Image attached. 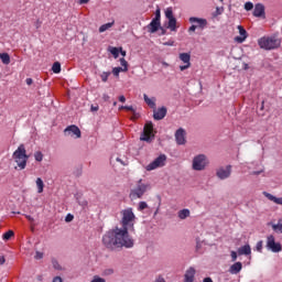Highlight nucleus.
Segmentation results:
<instances>
[{"mask_svg": "<svg viewBox=\"0 0 282 282\" xmlns=\"http://www.w3.org/2000/svg\"><path fill=\"white\" fill-rule=\"evenodd\" d=\"M121 228L115 227L107 231L102 237V245L107 250H120L122 248H133V238L129 235V230H135V214L132 207H128L120 213Z\"/></svg>", "mask_w": 282, "mask_h": 282, "instance_id": "1", "label": "nucleus"}, {"mask_svg": "<svg viewBox=\"0 0 282 282\" xmlns=\"http://www.w3.org/2000/svg\"><path fill=\"white\" fill-rule=\"evenodd\" d=\"M12 158L15 164H18V169H20V171L25 170V166H28V160H30V156H28V153L25 151V145L20 144L18 149L13 152Z\"/></svg>", "mask_w": 282, "mask_h": 282, "instance_id": "2", "label": "nucleus"}, {"mask_svg": "<svg viewBox=\"0 0 282 282\" xmlns=\"http://www.w3.org/2000/svg\"><path fill=\"white\" fill-rule=\"evenodd\" d=\"M258 45L261 50H276L281 47V39L274 36L261 37L258 41Z\"/></svg>", "mask_w": 282, "mask_h": 282, "instance_id": "3", "label": "nucleus"}, {"mask_svg": "<svg viewBox=\"0 0 282 282\" xmlns=\"http://www.w3.org/2000/svg\"><path fill=\"white\" fill-rule=\"evenodd\" d=\"M208 166V159L204 154H198L193 159L192 167L194 171H204Z\"/></svg>", "mask_w": 282, "mask_h": 282, "instance_id": "4", "label": "nucleus"}, {"mask_svg": "<svg viewBox=\"0 0 282 282\" xmlns=\"http://www.w3.org/2000/svg\"><path fill=\"white\" fill-rule=\"evenodd\" d=\"M154 138L155 134H153V122L145 123L140 140H142L143 142H151Z\"/></svg>", "mask_w": 282, "mask_h": 282, "instance_id": "5", "label": "nucleus"}, {"mask_svg": "<svg viewBox=\"0 0 282 282\" xmlns=\"http://www.w3.org/2000/svg\"><path fill=\"white\" fill-rule=\"evenodd\" d=\"M166 164V154L159 155L154 161L147 165V171H155Z\"/></svg>", "mask_w": 282, "mask_h": 282, "instance_id": "6", "label": "nucleus"}, {"mask_svg": "<svg viewBox=\"0 0 282 282\" xmlns=\"http://www.w3.org/2000/svg\"><path fill=\"white\" fill-rule=\"evenodd\" d=\"M149 189V185L143 184L142 180L139 181L137 187L131 191V196L135 199H140Z\"/></svg>", "mask_w": 282, "mask_h": 282, "instance_id": "7", "label": "nucleus"}, {"mask_svg": "<svg viewBox=\"0 0 282 282\" xmlns=\"http://www.w3.org/2000/svg\"><path fill=\"white\" fill-rule=\"evenodd\" d=\"M232 175V165L220 166L216 170V176L218 180H228Z\"/></svg>", "mask_w": 282, "mask_h": 282, "instance_id": "8", "label": "nucleus"}, {"mask_svg": "<svg viewBox=\"0 0 282 282\" xmlns=\"http://www.w3.org/2000/svg\"><path fill=\"white\" fill-rule=\"evenodd\" d=\"M267 248L268 250H271V252H281L282 250L281 243L276 242L272 235L267 237Z\"/></svg>", "mask_w": 282, "mask_h": 282, "instance_id": "9", "label": "nucleus"}, {"mask_svg": "<svg viewBox=\"0 0 282 282\" xmlns=\"http://www.w3.org/2000/svg\"><path fill=\"white\" fill-rule=\"evenodd\" d=\"M64 133L72 138H80V128L77 126H69L64 130Z\"/></svg>", "mask_w": 282, "mask_h": 282, "instance_id": "10", "label": "nucleus"}, {"mask_svg": "<svg viewBox=\"0 0 282 282\" xmlns=\"http://www.w3.org/2000/svg\"><path fill=\"white\" fill-rule=\"evenodd\" d=\"M175 140H176V143L180 145L186 144V130H184L183 128H180L178 130H176Z\"/></svg>", "mask_w": 282, "mask_h": 282, "instance_id": "11", "label": "nucleus"}, {"mask_svg": "<svg viewBox=\"0 0 282 282\" xmlns=\"http://www.w3.org/2000/svg\"><path fill=\"white\" fill-rule=\"evenodd\" d=\"M166 113H167L166 107H161L158 109L154 108L153 118L154 120H164V118H166Z\"/></svg>", "mask_w": 282, "mask_h": 282, "instance_id": "12", "label": "nucleus"}, {"mask_svg": "<svg viewBox=\"0 0 282 282\" xmlns=\"http://www.w3.org/2000/svg\"><path fill=\"white\" fill-rule=\"evenodd\" d=\"M189 23H197L196 28H200V30H204L206 25H208V20L203 18H189Z\"/></svg>", "mask_w": 282, "mask_h": 282, "instance_id": "13", "label": "nucleus"}, {"mask_svg": "<svg viewBox=\"0 0 282 282\" xmlns=\"http://www.w3.org/2000/svg\"><path fill=\"white\" fill-rule=\"evenodd\" d=\"M195 268L191 267L186 272H185V275H184V281L185 282H195Z\"/></svg>", "mask_w": 282, "mask_h": 282, "instance_id": "14", "label": "nucleus"}, {"mask_svg": "<svg viewBox=\"0 0 282 282\" xmlns=\"http://www.w3.org/2000/svg\"><path fill=\"white\" fill-rule=\"evenodd\" d=\"M243 270V263L241 262H236L230 265L229 268V274H239Z\"/></svg>", "mask_w": 282, "mask_h": 282, "instance_id": "15", "label": "nucleus"}, {"mask_svg": "<svg viewBox=\"0 0 282 282\" xmlns=\"http://www.w3.org/2000/svg\"><path fill=\"white\" fill-rule=\"evenodd\" d=\"M238 30H239L240 36H237L235 39V41H237L238 43H243V41H246V39H248V32L241 25H238Z\"/></svg>", "mask_w": 282, "mask_h": 282, "instance_id": "16", "label": "nucleus"}, {"mask_svg": "<svg viewBox=\"0 0 282 282\" xmlns=\"http://www.w3.org/2000/svg\"><path fill=\"white\" fill-rule=\"evenodd\" d=\"M267 226H271L273 232H276V235H282V219H279L278 224L270 221L267 224Z\"/></svg>", "mask_w": 282, "mask_h": 282, "instance_id": "17", "label": "nucleus"}, {"mask_svg": "<svg viewBox=\"0 0 282 282\" xmlns=\"http://www.w3.org/2000/svg\"><path fill=\"white\" fill-rule=\"evenodd\" d=\"M253 17H265V7L261 3L256 4L253 9Z\"/></svg>", "mask_w": 282, "mask_h": 282, "instance_id": "18", "label": "nucleus"}, {"mask_svg": "<svg viewBox=\"0 0 282 282\" xmlns=\"http://www.w3.org/2000/svg\"><path fill=\"white\" fill-rule=\"evenodd\" d=\"M161 22H158L156 20H152L150 24L148 25V31L151 34H155L160 30Z\"/></svg>", "mask_w": 282, "mask_h": 282, "instance_id": "19", "label": "nucleus"}, {"mask_svg": "<svg viewBox=\"0 0 282 282\" xmlns=\"http://www.w3.org/2000/svg\"><path fill=\"white\" fill-rule=\"evenodd\" d=\"M251 253H252V249L250 248V245H245V246H242L238 249V254L239 256H242V254L248 256V254H251Z\"/></svg>", "mask_w": 282, "mask_h": 282, "instance_id": "20", "label": "nucleus"}, {"mask_svg": "<svg viewBox=\"0 0 282 282\" xmlns=\"http://www.w3.org/2000/svg\"><path fill=\"white\" fill-rule=\"evenodd\" d=\"M167 28L171 30V32H175L177 30V19L175 18H170Z\"/></svg>", "mask_w": 282, "mask_h": 282, "instance_id": "21", "label": "nucleus"}, {"mask_svg": "<svg viewBox=\"0 0 282 282\" xmlns=\"http://www.w3.org/2000/svg\"><path fill=\"white\" fill-rule=\"evenodd\" d=\"M144 98V102L151 108V109H155V98H149V96L147 94L143 95Z\"/></svg>", "mask_w": 282, "mask_h": 282, "instance_id": "22", "label": "nucleus"}, {"mask_svg": "<svg viewBox=\"0 0 282 282\" xmlns=\"http://www.w3.org/2000/svg\"><path fill=\"white\" fill-rule=\"evenodd\" d=\"M180 61H182L185 64H191V54L189 53H181L178 55Z\"/></svg>", "mask_w": 282, "mask_h": 282, "instance_id": "23", "label": "nucleus"}, {"mask_svg": "<svg viewBox=\"0 0 282 282\" xmlns=\"http://www.w3.org/2000/svg\"><path fill=\"white\" fill-rule=\"evenodd\" d=\"M35 184L37 186V193H43V188H45V183H43V178L37 177Z\"/></svg>", "mask_w": 282, "mask_h": 282, "instance_id": "24", "label": "nucleus"}, {"mask_svg": "<svg viewBox=\"0 0 282 282\" xmlns=\"http://www.w3.org/2000/svg\"><path fill=\"white\" fill-rule=\"evenodd\" d=\"M115 23H116V22L112 21V22H108V23H106V24H102V25L99 28L100 34H102V32H107V30H110V28H113Z\"/></svg>", "mask_w": 282, "mask_h": 282, "instance_id": "25", "label": "nucleus"}, {"mask_svg": "<svg viewBox=\"0 0 282 282\" xmlns=\"http://www.w3.org/2000/svg\"><path fill=\"white\" fill-rule=\"evenodd\" d=\"M0 59L3 63V65H10V55L8 53H1Z\"/></svg>", "mask_w": 282, "mask_h": 282, "instance_id": "26", "label": "nucleus"}, {"mask_svg": "<svg viewBox=\"0 0 282 282\" xmlns=\"http://www.w3.org/2000/svg\"><path fill=\"white\" fill-rule=\"evenodd\" d=\"M178 217L181 219H186L187 217H191V210L188 209H182L178 212Z\"/></svg>", "mask_w": 282, "mask_h": 282, "instance_id": "27", "label": "nucleus"}, {"mask_svg": "<svg viewBox=\"0 0 282 282\" xmlns=\"http://www.w3.org/2000/svg\"><path fill=\"white\" fill-rule=\"evenodd\" d=\"M119 61L123 72H129V62L124 57H121Z\"/></svg>", "mask_w": 282, "mask_h": 282, "instance_id": "28", "label": "nucleus"}, {"mask_svg": "<svg viewBox=\"0 0 282 282\" xmlns=\"http://www.w3.org/2000/svg\"><path fill=\"white\" fill-rule=\"evenodd\" d=\"M12 237H14V231H12V230L4 232L2 236L4 241H10V239H12Z\"/></svg>", "mask_w": 282, "mask_h": 282, "instance_id": "29", "label": "nucleus"}, {"mask_svg": "<svg viewBox=\"0 0 282 282\" xmlns=\"http://www.w3.org/2000/svg\"><path fill=\"white\" fill-rule=\"evenodd\" d=\"M52 72L54 74H61V64L58 62H55L52 66Z\"/></svg>", "mask_w": 282, "mask_h": 282, "instance_id": "30", "label": "nucleus"}, {"mask_svg": "<svg viewBox=\"0 0 282 282\" xmlns=\"http://www.w3.org/2000/svg\"><path fill=\"white\" fill-rule=\"evenodd\" d=\"M110 54H112V56H115V58H118V56H120V48L111 47L110 48Z\"/></svg>", "mask_w": 282, "mask_h": 282, "instance_id": "31", "label": "nucleus"}, {"mask_svg": "<svg viewBox=\"0 0 282 282\" xmlns=\"http://www.w3.org/2000/svg\"><path fill=\"white\" fill-rule=\"evenodd\" d=\"M165 17L166 19H175V17L173 15V8L170 7L165 10Z\"/></svg>", "mask_w": 282, "mask_h": 282, "instance_id": "32", "label": "nucleus"}, {"mask_svg": "<svg viewBox=\"0 0 282 282\" xmlns=\"http://www.w3.org/2000/svg\"><path fill=\"white\" fill-rule=\"evenodd\" d=\"M109 76H111V73H109V72H104V73L100 75L102 83H107V80H109Z\"/></svg>", "mask_w": 282, "mask_h": 282, "instance_id": "33", "label": "nucleus"}, {"mask_svg": "<svg viewBox=\"0 0 282 282\" xmlns=\"http://www.w3.org/2000/svg\"><path fill=\"white\" fill-rule=\"evenodd\" d=\"M34 158L36 162H43V153L41 151L35 152Z\"/></svg>", "mask_w": 282, "mask_h": 282, "instance_id": "34", "label": "nucleus"}, {"mask_svg": "<svg viewBox=\"0 0 282 282\" xmlns=\"http://www.w3.org/2000/svg\"><path fill=\"white\" fill-rule=\"evenodd\" d=\"M161 19H162V14L160 12V9H156L155 17L152 19V21H158L160 23Z\"/></svg>", "mask_w": 282, "mask_h": 282, "instance_id": "35", "label": "nucleus"}, {"mask_svg": "<svg viewBox=\"0 0 282 282\" xmlns=\"http://www.w3.org/2000/svg\"><path fill=\"white\" fill-rule=\"evenodd\" d=\"M147 208H149V205L147 204V202H140L139 203L138 210L142 212V210H144Z\"/></svg>", "mask_w": 282, "mask_h": 282, "instance_id": "36", "label": "nucleus"}, {"mask_svg": "<svg viewBox=\"0 0 282 282\" xmlns=\"http://www.w3.org/2000/svg\"><path fill=\"white\" fill-rule=\"evenodd\" d=\"M221 14H224V7H217L214 17H219Z\"/></svg>", "mask_w": 282, "mask_h": 282, "instance_id": "37", "label": "nucleus"}, {"mask_svg": "<svg viewBox=\"0 0 282 282\" xmlns=\"http://www.w3.org/2000/svg\"><path fill=\"white\" fill-rule=\"evenodd\" d=\"M120 72H124V69L122 67H115L112 69L113 76H120Z\"/></svg>", "mask_w": 282, "mask_h": 282, "instance_id": "38", "label": "nucleus"}, {"mask_svg": "<svg viewBox=\"0 0 282 282\" xmlns=\"http://www.w3.org/2000/svg\"><path fill=\"white\" fill-rule=\"evenodd\" d=\"M253 8H254V4L252 2L245 3V10H247V12H250V10H252Z\"/></svg>", "mask_w": 282, "mask_h": 282, "instance_id": "39", "label": "nucleus"}, {"mask_svg": "<svg viewBox=\"0 0 282 282\" xmlns=\"http://www.w3.org/2000/svg\"><path fill=\"white\" fill-rule=\"evenodd\" d=\"M52 263H53L54 270H63V268H61V264L58 263L57 260L53 259Z\"/></svg>", "mask_w": 282, "mask_h": 282, "instance_id": "40", "label": "nucleus"}, {"mask_svg": "<svg viewBox=\"0 0 282 282\" xmlns=\"http://www.w3.org/2000/svg\"><path fill=\"white\" fill-rule=\"evenodd\" d=\"M256 249L258 250V252H261V250H263V240L257 242Z\"/></svg>", "mask_w": 282, "mask_h": 282, "instance_id": "41", "label": "nucleus"}, {"mask_svg": "<svg viewBox=\"0 0 282 282\" xmlns=\"http://www.w3.org/2000/svg\"><path fill=\"white\" fill-rule=\"evenodd\" d=\"M264 195H265V197H267L268 199H270V202H275V199H276V197H275L274 195L270 194V193H265V192H264Z\"/></svg>", "mask_w": 282, "mask_h": 282, "instance_id": "42", "label": "nucleus"}, {"mask_svg": "<svg viewBox=\"0 0 282 282\" xmlns=\"http://www.w3.org/2000/svg\"><path fill=\"white\" fill-rule=\"evenodd\" d=\"M91 282H107L105 279L98 276V275H95L91 280Z\"/></svg>", "mask_w": 282, "mask_h": 282, "instance_id": "43", "label": "nucleus"}, {"mask_svg": "<svg viewBox=\"0 0 282 282\" xmlns=\"http://www.w3.org/2000/svg\"><path fill=\"white\" fill-rule=\"evenodd\" d=\"M163 45H165L167 47H173L175 45V42L173 40H170V41L163 43Z\"/></svg>", "mask_w": 282, "mask_h": 282, "instance_id": "44", "label": "nucleus"}, {"mask_svg": "<svg viewBox=\"0 0 282 282\" xmlns=\"http://www.w3.org/2000/svg\"><path fill=\"white\" fill-rule=\"evenodd\" d=\"M36 260H41V259H43V252H41V251H36L35 252V257H34Z\"/></svg>", "mask_w": 282, "mask_h": 282, "instance_id": "45", "label": "nucleus"}, {"mask_svg": "<svg viewBox=\"0 0 282 282\" xmlns=\"http://www.w3.org/2000/svg\"><path fill=\"white\" fill-rule=\"evenodd\" d=\"M65 221L69 223V221H74V215L68 214L65 218Z\"/></svg>", "mask_w": 282, "mask_h": 282, "instance_id": "46", "label": "nucleus"}, {"mask_svg": "<svg viewBox=\"0 0 282 282\" xmlns=\"http://www.w3.org/2000/svg\"><path fill=\"white\" fill-rule=\"evenodd\" d=\"M126 111H132V113H135V109H133V106H124Z\"/></svg>", "mask_w": 282, "mask_h": 282, "instance_id": "47", "label": "nucleus"}, {"mask_svg": "<svg viewBox=\"0 0 282 282\" xmlns=\"http://www.w3.org/2000/svg\"><path fill=\"white\" fill-rule=\"evenodd\" d=\"M230 257H231V261H237V253H236V251H231Z\"/></svg>", "mask_w": 282, "mask_h": 282, "instance_id": "48", "label": "nucleus"}, {"mask_svg": "<svg viewBox=\"0 0 282 282\" xmlns=\"http://www.w3.org/2000/svg\"><path fill=\"white\" fill-rule=\"evenodd\" d=\"M188 67H191V64H185L183 66H180V69H181V72H184V70L188 69Z\"/></svg>", "mask_w": 282, "mask_h": 282, "instance_id": "49", "label": "nucleus"}, {"mask_svg": "<svg viewBox=\"0 0 282 282\" xmlns=\"http://www.w3.org/2000/svg\"><path fill=\"white\" fill-rule=\"evenodd\" d=\"M274 204H279L280 206H282V197H275Z\"/></svg>", "mask_w": 282, "mask_h": 282, "instance_id": "50", "label": "nucleus"}, {"mask_svg": "<svg viewBox=\"0 0 282 282\" xmlns=\"http://www.w3.org/2000/svg\"><path fill=\"white\" fill-rule=\"evenodd\" d=\"M119 102H127L124 95L119 96Z\"/></svg>", "mask_w": 282, "mask_h": 282, "instance_id": "51", "label": "nucleus"}, {"mask_svg": "<svg viewBox=\"0 0 282 282\" xmlns=\"http://www.w3.org/2000/svg\"><path fill=\"white\" fill-rule=\"evenodd\" d=\"M197 30V25L193 24L189 29L188 32H195Z\"/></svg>", "mask_w": 282, "mask_h": 282, "instance_id": "52", "label": "nucleus"}, {"mask_svg": "<svg viewBox=\"0 0 282 282\" xmlns=\"http://www.w3.org/2000/svg\"><path fill=\"white\" fill-rule=\"evenodd\" d=\"M109 98H110L109 95L107 94L102 95V100H105V102H108Z\"/></svg>", "mask_w": 282, "mask_h": 282, "instance_id": "53", "label": "nucleus"}, {"mask_svg": "<svg viewBox=\"0 0 282 282\" xmlns=\"http://www.w3.org/2000/svg\"><path fill=\"white\" fill-rule=\"evenodd\" d=\"M53 282H63V279L61 276H55L53 279Z\"/></svg>", "mask_w": 282, "mask_h": 282, "instance_id": "54", "label": "nucleus"}, {"mask_svg": "<svg viewBox=\"0 0 282 282\" xmlns=\"http://www.w3.org/2000/svg\"><path fill=\"white\" fill-rule=\"evenodd\" d=\"M6 263V257L0 256V265H3Z\"/></svg>", "mask_w": 282, "mask_h": 282, "instance_id": "55", "label": "nucleus"}, {"mask_svg": "<svg viewBox=\"0 0 282 282\" xmlns=\"http://www.w3.org/2000/svg\"><path fill=\"white\" fill-rule=\"evenodd\" d=\"M78 3L79 6H85V3H89V0H79Z\"/></svg>", "mask_w": 282, "mask_h": 282, "instance_id": "56", "label": "nucleus"}, {"mask_svg": "<svg viewBox=\"0 0 282 282\" xmlns=\"http://www.w3.org/2000/svg\"><path fill=\"white\" fill-rule=\"evenodd\" d=\"M121 56H127V51H123L122 47L119 48Z\"/></svg>", "mask_w": 282, "mask_h": 282, "instance_id": "57", "label": "nucleus"}, {"mask_svg": "<svg viewBox=\"0 0 282 282\" xmlns=\"http://www.w3.org/2000/svg\"><path fill=\"white\" fill-rule=\"evenodd\" d=\"M155 282H166V280H164V278H162V276H159V278L155 280Z\"/></svg>", "mask_w": 282, "mask_h": 282, "instance_id": "58", "label": "nucleus"}, {"mask_svg": "<svg viewBox=\"0 0 282 282\" xmlns=\"http://www.w3.org/2000/svg\"><path fill=\"white\" fill-rule=\"evenodd\" d=\"M105 274H113V269H108L105 271Z\"/></svg>", "mask_w": 282, "mask_h": 282, "instance_id": "59", "label": "nucleus"}, {"mask_svg": "<svg viewBox=\"0 0 282 282\" xmlns=\"http://www.w3.org/2000/svg\"><path fill=\"white\" fill-rule=\"evenodd\" d=\"M25 217H26V219H28L29 221H31V223L34 221V218H33L32 216L26 215Z\"/></svg>", "mask_w": 282, "mask_h": 282, "instance_id": "60", "label": "nucleus"}, {"mask_svg": "<svg viewBox=\"0 0 282 282\" xmlns=\"http://www.w3.org/2000/svg\"><path fill=\"white\" fill-rule=\"evenodd\" d=\"M203 282H213V278H205Z\"/></svg>", "mask_w": 282, "mask_h": 282, "instance_id": "61", "label": "nucleus"}, {"mask_svg": "<svg viewBox=\"0 0 282 282\" xmlns=\"http://www.w3.org/2000/svg\"><path fill=\"white\" fill-rule=\"evenodd\" d=\"M32 83H34L32 78H26V85H32Z\"/></svg>", "mask_w": 282, "mask_h": 282, "instance_id": "62", "label": "nucleus"}, {"mask_svg": "<svg viewBox=\"0 0 282 282\" xmlns=\"http://www.w3.org/2000/svg\"><path fill=\"white\" fill-rule=\"evenodd\" d=\"M242 68H243V69H250V66H249L248 64L243 63V64H242Z\"/></svg>", "mask_w": 282, "mask_h": 282, "instance_id": "63", "label": "nucleus"}, {"mask_svg": "<svg viewBox=\"0 0 282 282\" xmlns=\"http://www.w3.org/2000/svg\"><path fill=\"white\" fill-rule=\"evenodd\" d=\"M91 111H98V106H91Z\"/></svg>", "mask_w": 282, "mask_h": 282, "instance_id": "64", "label": "nucleus"}]
</instances>
